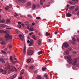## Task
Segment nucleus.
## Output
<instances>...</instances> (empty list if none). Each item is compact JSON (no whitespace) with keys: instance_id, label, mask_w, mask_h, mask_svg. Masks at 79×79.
I'll return each mask as SVG.
<instances>
[{"instance_id":"1","label":"nucleus","mask_w":79,"mask_h":79,"mask_svg":"<svg viewBox=\"0 0 79 79\" xmlns=\"http://www.w3.org/2000/svg\"><path fill=\"white\" fill-rule=\"evenodd\" d=\"M3 32L6 34L5 36V38L7 40L10 39V40L11 42L12 41V35H10L9 34H7L9 33V31H3L2 30H0V33H3Z\"/></svg>"},{"instance_id":"2","label":"nucleus","mask_w":79,"mask_h":79,"mask_svg":"<svg viewBox=\"0 0 79 79\" xmlns=\"http://www.w3.org/2000/svg\"><path fill=\"white\" fill-rule=\"evenodd\" d=\"M6 66L7 67L8 69H12L14 71H16V68L15 67H12L11 65H10L8 63H6Z\"/></svg>"},{"instance_id":"3","label":"nucleus","mask_w":79,"mask_h":79,"mask_svg":"<svg viewBox=\"0 0 79 79\" xmlns=\"http://www.w3.org/2000/svg\"><path fill=\"white\" fill-rule=\"evenodd\" d=\"M67 61L68 63L70 64H72V63L73 62V59L72 58L71 56H67Z\"/></svg>"},{"instance_id":"4","label":"nucleus","mask_w":79,"mask_h":79,"mask_svg":"<svg viewBox=\"0 0 79 79\" xmlns=\"http://www.w3.org/2000/svg\"><path fill=\"white\" fill-rule=\"evenodd\" d=\"M73 65L75 66H77L79 65V63L77 62V60L76 58L74 59L73 61Z\"/></svg>"},{"instance_id":"5","label":"nucleus","mask_w":79,"mask_h":79,"mask_svg":"<svg viewBox=\"0 0 79 79\" xmlns=\"http://www.w3.org/2000/svg\"><path fill=\"white\" fill-rule=\"evenodd\" d=\"M63 46L65 48H68L69 47V44L67 43H65L63 44Z\"/></svg>"},{"instance_id":"6","label":"nucleus","mask_w":79,"mask_h":79,"mask_svg":"<svg viewBox=\"0 0 79 79\" xmlns=\"http://www.w3.org/2000/svg\"><path fill=\"white\" fill-rule=\"evenodd\" d=\"M33 53V51L32 50H29L27 51V54L29 55H32Z\"/></svg>"},{"instance_id":"7","label":"nucleus","mask_w":79,"mask_h":79,"mask_svg":"<svg viewBox=\"0 0 79 79\" xmlns=\"http://www.w3.org/2000/svg\"><path fill=\"white\" fill-rule=\"evenodd\" d=\"M16 76H17L16 74H15L14 75L9 77V78H10V79H14V78H15L16 77Z\"/></svg>"},{"instance_id":"8","label":"nucleus","mask_w":79,"mask_h":79,"mask_svg":"<svg viewBox=\"0 0 79 79\" xmlns=\"http://www.w3.org/2000/svg\"><path fill=\"white\" fill-rule=\"evenodd\" d=\"M11 62L12 63V64H16V63H18V60H17L14 61L13 60L12 61H11Z\"/></svg>"},{"instance_id":"9","label":"nucleus","mask_w":79,"mask_h":79,"mask_svg":"<svg viewBox=\"0 0 79 79\" xmlns=\"http://www.w3.org/2000/svg\"><path fill=\"white\" fill-rule=\"evenodd\" d=\"M0 27L5 28V27H9V26L5 24H0Z\"/></svg>"},{"instance_id":"10","label":"nucleus","mask_w":79,"mask_h":79,"mask_svg":"<svg viewBox=\"0 0 79 79\" xmlns=\"http://www.w3.org/2000/svg\"><path fill=\"white\" fill-rule=\"evenodd\" d=\"M33 44V41L32 40H31L30 41V44L29 45V46L30 47Z\"/></svg>"},{"instance_id":"11","label":"nucleus","mask_w":79,"mask_h":79,"mask_svg":"<svg viewBox=\"0 0 79 79\" xmlns=\"http://www.w3.org/2000/svg\"><path fill=\"white\" fill-rule=\"evenodd\" d=\"M72 16V14H69V13H67L66 14V16L67 17H71Z\"/></svg>"},{"instance_id":"12","label":"nucleus","mask_w":79,"mask_h":79,"mask_svg":"<svg viewBox=\"0 0 79 79\" xmlns=\"http://www.w3.org/2000/svg\"><path fill=\"white\" fill-rule=\"evenodd\" d=\"M42 44V41L40 39L38 40V44L39 45H40Z\"/></svg>"},{"instance_id":"13","label":"nucleus","mask_w":79,"mask_h":79,"mask_svg":"<svg viewBox=\"0 0 79 79\" xmlns=\"http://www.w3.org/2000/svg\"><path fill=\"white\" fill-rule=\"evenodd\" d=\"M22 0H16V2L17 3H21L22 2Z\"/></svg>"},{"instance_id":"14","label":"nucleus","mask_w":79,"mask_h":79,"mask_svg":"<svg viewBox=\"0 0 79 79\" xmlns=\"http://www.w3.org/2000/svg\"><path fill=\"white\" fill-rule=\"evenodd\" d=\"M44 76L46 78V79H48V75L46 73L44 74Z\"/></svg>"},{"instance_id":"15","label":"nucleus","mask_w":79,"mask_h":79,"mask_svg":"<svg viewBox=\"0 0 79 79\" xmlns=\"http://www.w3.org/2000/svg\"><path fill=\"white\" fill-rule=\"evenodd\" d=\"M75 8V6H71V7H70L69 8V9H70V10H73Z\"/></svg>"},{"instance_id":"16","label":"nucleus","mask_w":79,"mask_h":79,"mask_svg":"<svg viewBox=\"0 0 79 79\" xmlns=\"http://www.w3.org/2000/svg\"><path fill=\"white\" fill-rule=\"evenodd\" d=\"M2 74H6L7 73V72L6 70H4L2 72Z\"/></svg>"},{"instance_id":"17","label":"nucleus","mask_w":79,"mask_h":79,"mask_svg":"<svg viewBox=\"0 0 79 79\" xmlns=\"http://www.w3.org/2000/svg\"><path fill=\"white\" fill-rule=\"evenodd\" d=\"M5 21L4 19H2L0 21V22L1 23H5Z\"/></svg>"},{"instance_id":"18","label":"nucleus","mask_w":79,"mask_h":79,"mask_svg":"<svg viewBox=\"0 0 79 79\" xmlns=\"http://www.w3.org/2000/svg\"><path fill=\"white\" fill-rule=\"evenodd\" d=\"M23 52L24 54L26 53V47H25L23 49Z\"/></svg>"},{"instance_id":"19","label":"nucleus","mask_w":79,"mask_h":79,"mask_svg":"<svg viewBox=\"0 0 79 79\" xmlns=\"http://www.w3.org/2000/svg\"><path fill=\"white\" fill-rule=\"evenodd\" d=\"M72 1L75 3H77L78 2V0H72Z\"/></svg>"},{"instance_id":"20","label":"nucleus","mask_w":79,"mask_h":79,"mask_svg":"<svg viewBox=\"0 0 79 79\" xmlns=\"http://www.w3.org/2000/svg\"><path fill=\"white\" fill-rule=\"evenodd\" d=\"M1 52L2 53H3L4 54H5V55L7 54V53L6 52H5L4 51H2Z\"/></svg>"},{"instance_id":"21","label":"nucleus","mask_w":79,"mask_h":79,"mask_svg":"<svg viewBox=\"0 0 79 79\" xmlns=\"http://www.w3.org/2000/svg\"><path fill=\"white\" fill-rule=\"evenodd\" d=\"M6 22L7 23H9L10 22V19H7L6 21Z\"/></svg>"},{"instance_id":"22","label":"nucleus","mask_w":79,"mask_h":79,"mask_svg":"<svg viewBox=\"0 0 79 79\" xmlns=\"http://www.w3.org/2000/svg\"><path fill=\"white\" fill-rule=\"evenodd\" d=\"M32 7L33 9H35L36 7V6L35 4H34L32 6Z\"/></svg>"},{"instance_id":"23","label":"nucleus","mask_w":79,"mask_h":79,"mask_svg":"<svg viewBox=\"0 0 79 79\" xmlns=\"http://www.w3.org/2000/svg\"><path fill=\"white\" fill-rule=\"evenodd\" d=\"M69 5H67V7H66L65 9L66 11H67L69 9Z\"/></svg>"},{"instance_id":"24","label":"nucleus","mask_w":79,"mask_h":79,"mask_svg":"<svg viewBox=\"0 0 79 79\" xmlns=\"http://www.w3.org/2000/svg\"><path fill=\"white\" fill-rule=\"evenodd\" d=\"M27 5L28 6H31V3L30 2H27Z\"/></svg>"},{"instance_id":"25","label":"nucleus","mask_w":79,"mask_h":79,"mask_svg":"<svg viewBox=\"0 0 79 79\" xmlns=\"http://www.w3.org/2000/svg\"><path fill=\"white\" fill-rule=\"evenodd\" d=\"M10 8V7L9 6H6L5 7V9L6 10H8Z\"/></svg>"},{"instance_id":"26","label":"nucleus","mask_w":79,"mask_h":79,"mask_svg":"<svg viewBox=\"0 0 79 79\" xmlns=\"http://www.w3.org/2000/svg\"><path fill=\"white\" fill-rule=\"evenodd\" d=\"M37 79H42V78H41V77L40 76H38L37 77Z\"/></svg>"},{"instance_id":"27","label":"nucleus","mask_w":79,"mask_h":79,"mask_svg":"<svg viewBox=\"0 0 79 79\" xmlns=\"http://www.w3.org/2000/svg\"><path fill=\"white\" fill-rule=\"evenodd\" d=\"M40 3L41 5H43V2L41 0H40Z\"/></svg>"},{"instance_id":"28","label":"nucleus","mask_w":79,"mask_h":79,"mask_svg":"<svg viewBox=\"0 0 79 79\" xmlns=\"http://www.w3.org/2000/svg\"><path fill=\"white\" fill-rule=\"evenodd\" d=\"M42 53H43L42 51H40L38 52V55H40Z\"/></svg>"},{"instance_id":"29","label":"nucleus","mask_w":79,"mask_h":79,"mask_svg":"<svg viewBox=\"0 0 79 79\" xmlns=\"http://www.w3.org/2000/svg\"><path fill=\"white\" fill-rule=\"evenodd\" d=\"M25 23L26 25H28L29 24V22L28 21H26L25 22Z\"/></svg>"},{"instance_id":"30","label":"nucleus","mask_w":79,"mask_h":79,"mask_svg":"<svg viewBox=\"0 0 79 79\" xmlns=\"http://www.w3.org/2000/svg\"><path fill=\"white\" fill-rule=\"evenodd\" d=\"M42 69L43 71H45L47 69V68L46 67L43 68H42Z\"/></svg>"},{"instance_id":"31","label":"nucleus","mask_w":79,"mask_h":79,"mask_svg":"<svg viewBox=\"0 0 79 79\" xmlns=\"http://www.w3.org/2000/svg\"><path fill=\"white\" fill-rule=\"evenodd\" d=\"M24 73V70H22V72H21L20 73V75H21L22 74H23Z\"/></svg>"},{"instance_id":"32","label":"nucleus","mask_w":79,"mask_h":79,"mask_svg":"<svg viewBox=\"0 0 79 79\" xmlns=\"http://www.w3.org/2000/svg\"><path fill=\"white\" fill-rule=\"evenodd\" d=\"M32 38H33L34 40H36V37H35V35H33V36H32Z\"/></svg>"},{"instance_id":"33","label":"nucleus","mask_w":79,"mask_h":79,"mask_svg":"<svg viewBox=\"0 0 79 79\" xmlns=\"http://www.w3.org/2000/svg\"><path fill=\"white\" fill-rule=\"evenodd\" d=\"M1 45H5V42L2 41L1 42Z\"/></svg>"},{"instance_id":"34","label":"nucleus","mask_w":79,"mask_h":79,"mask_svg":"<svg viewBox=\"0 0 79 79\" xmlns=\"http://www.w3.org/2000/svg\"><path fill=\"white\" fill-rule=\"evenodd\" d=\"M78 8L77 7L75 8V11H76V12H77L78 11Z\"/></svg>"},{"instance_id":"35","label":"nucleus","mask_w":79,"mask_h":79,"mask_svg":"<svg viewBox=\"0 0 79 79\" xmlns=\"http://www.w3.org/2000/svg\"><path fill=\"white\" fill-rule=\"evenodd\" d=\"M31 61V60L30 59H28L27 61V62L28 63H29Z\"/></svg>"},{"instance_id":"36","label":"nucleus","mask_w":79,"mask_h":79,"mask_svg":"<svg viewBox=\"0 0 79 79\" xmlns=\"http://www.w3.org/2000/svg\"><path fill=\"white\" fill-rule=\"evenodd\" d=\"M19 36L20 37V39L21 40H22L23 39L22 38V35H19Z\"/></svg>"},{"instance_id":"37","label":"nucleus","mask_w":79,"mask_h":79,"mask_svg":"<svg viewBox=\"0 0 79 79\" xmlns=\"http://www.w3.org/2000/svg\"><path fill=\"white\" fill-rule=\"evenodd\" d=\"M72 40H73V41H76V40L75 39V38L74 37H73L72 38Z\"/></svg>"},{"instance_id":"38","label":"nucleus","mask_w":79,"mask_h":79,"mask_svg":"<svg viewBox=\"0 0 79 79\" xmlns=\"http://www.w3.org/2000/svg\"><path fill=\"white\" fill-rule=\"evenodd\" d=\"M10 61H12V60H13V59L12 58V56H11L10 57Z\"/></svg>"},{"instance_id":"39","label":"nucleus","mask_w":79,"mask_h":79,"mask_svg":"<svg viewBox=\"0 0 79 79\" xmlns=\"http://www.w3.org/2000/svg\"><path fill=\"white\" fill-rule=\"evenodd\" d=\"M13 60H16V61H17V60H18V59H16V58H15V57H13Z\"/></svg>"},{"instance_id":"40","label":"nucleus","mask_w":79,"mask_h":79,"mask_svg":"<svg viewBox=\"0 0 79 79\" xmlns=\"http://www.w3.org/2000/svg\"><path fill=\"white\" fill-rule=\"evenodd\" d=\"M65 53L66 54H68L69 53V52L68 51H65Z\"/></svg>"},{"instance_id":"41","label":"nucleus","mask_w":79,"mask_h":79,"mask_svg":"<svg viewBox=\"0 0 79 79\" xmlns=\"http://www.w3.org/2000/svg\"><path fill=\"white\" fill-rule=\"evenodd\" d=\"M46 35L47 36H48L50 35V33L47 32L46 33Z\"/></svg>"},{"instance_id":"42","label":"nucleus","mask_w":79,"mask_h":79,"mask_svg":"<svg viewBox=\"0 0 79 79\" xmlns=\"http://www.w3.org/2000/svg\"><path fill=\"white\" fill-rule=\"evenodd\" d=\"M4 40L3 38H0V41H3Z\"/></svg>"},{"instance_id":"43","label":"nucleus","mask_w":79,"mask_h":79,"mask_svg":"<svg viewBox=\"0 0 79 79\" xmlns=\"http://www.w3.org/2000/svg\"><path fill=\"white\" fill-rule=\"evenodd\" d=\"M14 16L15 17L18 16V14H17L16 13L14 14Z\"/></svg>"},{"instance_id":"44","label":"nucleus","mask_w":79,"mask_h":79,"mask_svg":"<svg viewBox=\"0 0 79 79\" xmlns=\"http://www.w3.org/2000/svg\"><path fill=\"white\" fill-rule=\"evenodd\" d=\"M29 69H33V66H31L30 67Z\"/></svg>"},{"instance_id":"45","label":"nucleus","mask_w":79,"mask_h":79,"mask_svg":"<svg viewBox=\"0 0 79 79\" xmlns=\"http://www.w3.org/2000/svg\"><path fill=\"white\" fill-rule=\"evenodd\" d=\"M13 69H10V71H9L10 72H13Z\"/></svg>"},{"instance_id":"46","label":"nucleus","mask_w":79,"mask_h":79,"mask_svg":"<svg viewBox=\"0 0 79 79\" xmlns=\"http://www.w3.org/2000/svg\"><path fill=\"white\" fill-rule=\"evenodd\" d=\"M18 26L19 28H21V24H19Z\"/></svg>"},{"instance_id":"47","label":"nucleus","mask_w":79,"mask_h":79,"mask_svg":"<svg viewBox=\"0 0 79 79\" xmlns=\"http://www.w3.org/2000/svg\"><path fill=\"white\" fill-rule=\"evenodd\" d=\"M4 60L3 59V58H1L0 59V61L1 62H2Z\"/></svg>"},{"instance_id":"48","label":"nucleus","mask_w":79,"mask_h":79,"mask_svg":"<svg viewBox=\"0 0 79 79\" xmlns=\"http://www.w3.org/2000/svg\"><path fill=\"white\" fill-rule=\"evenodd\" d=\"M8 47L9 48H12V45L10 44L9 45Z\"/></svg>"},{"instance_id":"49","label":"nucleus","mask_w":79,"mask_h":79,"mask_svg":"<svg viewBox=\"0 0 79 79\" xmlns=\"http://www.w3.org/2000/svg\"><path fill=\"white\" fill-rule=\"evenodd\" d=\"M72 50V48H68V50H69V51H71V50Z\"/></svg>"},{"instance_id":"50","label":"nucleus","mask_w":79,"mask_h":79,"mask_svg":"<svg viewBox=\"0 0 79 79\" xmlns=\"http://www.w3.org/2000/svg\"><path fill=\"white\" fill-rule=\"evenodd\" d=\"M3 69L2 68H0V72H3Z\"/></svg>"},{"instance_id":"51","label":"nucleus","mask_w":79,"mask_h":79,"mask_svg":"<svg viewBox=\"0 0 79 79\" xmlns=\"http://www.w3.org/2000/svg\"><path fill=\"white\" fill-rule=\"evenodd\" d=\"M27 16L29 17H32V16H31V15H27Z\"/></svg>"},{"instance_id":"52","label":"nucleus","mask_w":79,"mask_h":79,"mask_svg":"<svg viewBox=\"0 0 79 79\" xmlns=\"http://www.w3.org/2000/svg\"><path fill=\"white\" fill-rule=\"evenodd\" d=\"M73 53L75 55V54H76L77 52H76L73 51Z\"/></svg>"},{"instance_id":"53","label":"nucleus","mask_w":79,"mask_h":79,"mask_svg":"<svg viewBox=\"0 0 79 79\" xmlns=\"http://www.w3.org/2000/svg\"><path fill=\"white\" fill-rule=\"evenodd\" d=\"M72 45H75V43L74 42H72Z\"/></svg>"},{"instance_id":"54","label":"nucleus","mask_w":79,"mask_h":79,"mask_svg":"<svg viewBox=\"0 0 79 79\" xmlns=\"http://www.w3.org/2000/svg\"><path fill=\"white\" fill-rule=\"evenodd\" d=\"M36 19L39 20L40 19V17H37L36 18Z\"/></svg>"},{"instance_id":"55","label":"nucleus","mask_w":79,"mask_h":79,"mask_svg":"<svg viewBox=\"0 0 79 79\" xmlns=\"http://www.w3.org/2000/svg\"><path fill=\"white\" fill-rule=\"evenodd\" d=\"M6 29H11V28L10 27L8 26L7 28H6Z\"/></svg>"},{"instance_id":"56","label":"nucleus","mask_w":79,"mask_h":79,"mask_svg":"<svg viewBox=\"0 0 79 79\" xmlns=\"http://www.w3.org/2000/svg\"><path fill=\"white\" fill-rule=\"evenodd\" d=\"M26 1V0H22V2L23 3H25Z\"/></svg>"},{"instance_id":"57","label":"nucleus","mask_w":79,"mask_h":79,"mask_svg":"<svg viewBox=\"0 0 79 79\" xmlns=\"http://www.w3.org/2000/svg\"><path fill=\"white\" fill-rule=\"evenodd\" d=\"M33 28H30V30L31 31H33Z\"/></svg>"},{"instance_id":"58","label":"nucleus","mask_w":79,"mask_h":79,"mask_svg":"<svg viewBox=\"0 0 79 79\" xmlns=\"http://www.w3.org/2000/svg\"><path fill=\"white\" fill-rule=\"evenodd\" d=\"M67 56H64V58L65 59H67Z\"/></svg>"},{"instance_id":"59","label":"nucleus","mask_w":79,"mask_h":79,"mask_svg":"<svg viewBox=\"0 0 79 79\" xmlns=\"http://www.w3.org/2000/svg\"><path fill=\"white\" fill-rule=\"evenodd\" d=\"M34 73L35 74H36L37 73V71L36 70L35 71V72H34Z\"/></svg>"},{"instance_id":"60","label":"nucleus","mask_w":79,"mask_h":79,"mask_svg":"<svg viewBox=\"0 0 79 79\" xmlns=\"http://www.w3.org/2000/svg\"><path fill=\"white\" fill-rule=\"evenodd\" d=\"M27 42L28 44H29L30 43V41L29 40H28L27 41Z\"/></svg>"},{"instance_id":"61","label":"nucleus","mask_w":79,"mask_h":79,"mask_svg":"<svg viewBox=\"0 0 79 79\" xmlns=\"http://www.w3.org/2000/svg\"><path fill=\"white\" fill-rule=\"evenodd\" d=\"M33 34V32H31V33H30V34H29V35H31L32 34Z\"/></svg>"},{"instance_id":"62","label":"nucleus","mask_w":79,"mask_h":79,"mask_svg":"<svg viewBox=\"0 0 79 79\" xmlns=\"http://www.w3.org/2000/svg\"><path fill=\"white\" fill-rule=\"evenodd\" d=\"M48 42H49V43H51L52 42V40L51 39H49V41H48Z\"/></svg>"},{"instance_id":"63","label":"nucleus","mask_w":79,"mask_h":79,"mask_svg":"<svg viewBox=\"0 0 79 79\" xmlns=\"http://www.w3.org/2000/svg\"><path fill=\"white\" fill-rule=\"evenodd\" d=\"M21 25L23 27H24V24L23 23H21Z\"/></svg>"},{"instance_id":"64","label":"nucleus","mask_w":79,"mask_h":79,"mask_svg":"<svg viewBox=\"0 0 79 79\" xmlns=\"http://www.w3.org/2000/svg\"><path fill=\"white\" fill-rule=\"evenodd\" d=\"M77 41L79 42V38H78L77 39Z\"/></svg>"}]
</instances>
